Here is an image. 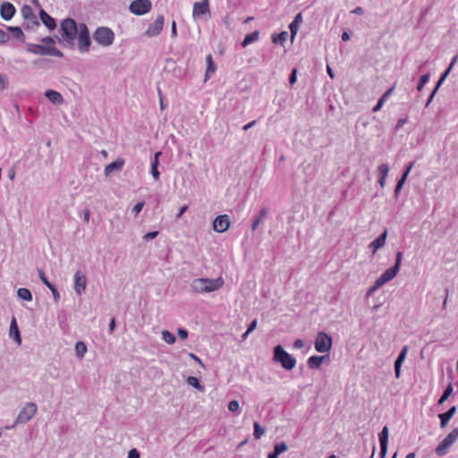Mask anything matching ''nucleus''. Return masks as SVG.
Segmentation results:
<instances>
[{"instance_id":"1","label":"nucleus","mask_w":458,"mask_h":458,"mask_svg":"<svg viewBox=\"0 0 458 458\" xmlns=\"http://www.w3.org/2000/svg\"><path fill=\"white\" fill-rule=\"evenodd\" d=\"M63 41L68 45H72L77 38L79 25L72 18H66L62 21L60 25Z\"/></svg>"},{"instance_id":"2","label":"nucleus","mask_w":458,"mask_h":458,"mask_svg":"<svg viewBox=\"0 0 458 458\" xmlns=\"http://www.w3.org/2000/svg\"><path fill=\"white\" fill-rule=\"evenodd\" d=\"M94 40L101 47H107L113 45L114 41V31L106 26L97 28L93 33Z\"/></svg>"},{"instance_id":"3","label":"nucleus","mask_w":458,"mask_h":458,"mask_svg":"<svg viewBox=\"0 0 458 458\" xmlns=\"http://www.w3.org/2000/svg\"><path fill=\"white\" fill-rule=\"evenodd\" d=\"M274 360L279 362L286 370H291L295 367L296 360L290 355L281 345L274 348Z\"/></svg>"},{"instance_id":"4","label":"nucleus","mask_w":458,"mask_h":458,"mask_svg":"<svg viewBox=\"0 0 458 458\" xmlns=\"http://www.w3.org/2000/svg\"><path fill=\"white\" fill-rule=\"evenodd\" d=\"M458 439V431H450V433L438 444L435 449V453L438 457L446 455L453 445Z\"/></svg>"},{"instance_id":"5","label":"nucleus","mask_w":458,"mask_h":458,"mask_svg":"<svg viewBox=\"0 0 458 458\" xmlns=\"http://www.w3.org/2000/svg\"><path fill=\"white\" fill-rule=\"evenodd\" d=\"M38 406L35 403H27L20 411L15 420L14 425L13 427L25 424L26 422L30 420L36 414Z\"/></svg>"},{"instance_id":"6","label":"nucleus","mask_w":458,"mask_h":458,"mask_svg":"<svg viewBox=\"0 0 458 458\" xmlns=\"http://www.w3.org/2000/svg\"><path fill=\"white\" fill-rule=\"evenodd\" d=\"M78 48L81 53H88L91 44L90 35L89 29L85 23L79 24V30L77 34Z\"/></svg>"},{"instance_id":"7","label":"nucleus","mask_w":458,"mask_h":458,"mask_svg":"<svg viewBox=\"0 0 458 458\" xmlns=\"http://www.w3.org/2000/svg\"><path fill=\"white\" fill-rule=\"evenodd\" d=\"M28 51L39 55H51L55 57H62L63 53L61 50L55 47L42 46L39 44H30L28 47Z\"/></svg>"},{"instance_id":"8","label":"nucleus","mask_w":458,"mask_h":458,"mask_svg":"<svg viewBox=\"0 0 458 458\" xmlns=\"http://www.w3.org/2000/svg\"><path fill=\"white\" fill-rule=\"evenodd\" d=\"M332 344V337L324 331H320L316 336L314 346L318 352H327L331 350Z\"/></svg>"},{"instance_id":"9","label":"nucleus","mask_w":458,"mask_h":458,"mask_svg":"<svg viewBox=\"0 0 458 458\" xmlns=\"http://www.w3.org/2000/svg\"><path fill=\"white\" fill-rule=\"evenodd\" d=\"M150 0H134L129 5V11L135 15H144L151 11Z\"/></svg>"},{"instance_id":"10","label":"nucleus","mask_w":458,"mask_h":458,"mask_svg":"<svg viewBox=\"0 0 458 458\" xmlns=\"http://www.w3.org/2000/svg\"><path fill=\"white\" fill-rule=\"evenodd\" d=\"M402 258H403V254L401 251H398L397 254H396V259H395V264L391 267L390 268L386 269L382 275L381 276L384 278V280L387 283L389 281H391L392 279H394L397 273L399 272L400 270V266H401V262H402Z\"/></svg>"},{"instance_id":"11","label":"nucleus","mask_w":458,"mask_h":458,"mask_svg":"<svg viewBox=\"0 0 458 458\" xmlns=\"http://www.w3.org/2000/svg\"><path fill=\"white\" fill-rule=\"evenodd\" d=\"M164 27V16L158 15L152 24H149L145 31V35L153 38L160 34Z\"/></svg>"},{"instance_id":"12","label":"nucleus","mask_w":458,"mask_h":458,"mask_svg":"<svg viewBox=\"0 0 458 458\" xmlns=\"http://www.w3.org/2000/svg\"><path fill=\"white\" fill-rule=\"evenodd\" d=\"M229 226L230 219L227 215L218 216L213 221V229L217 233H224L227 231Z\"/></svg>"},{"instance_id":"13","label":"nucleus","mask_w":458,"mask_h":458,"mask_svg":"<svg viewBox=\"0 0 458 458\" xmlns=\"http://www.w3.org/2000/svg\"><path fill=\"white\" fill-rule=\"evenodd\" d=\"M87 279L84 273L77 270L74 274V291L78 295H81L86 289Z\"/></svg>"},{"instance_id":"14","label":"nucleus","mask_w":458,"mask_h":458,"mask_svg":"<svg viewBox=\"0 0 458 458\" xmlns=\"http://www.w3.org/2000/svg\"><path fill=\"white\" fill-rule=\"evenodd\" d=\"M205 293H209L219 290L224 285V279L217 277L215 279L205 278Z\"/></svg>"},{"instance_id":"15","label":"nucleus","mask_w":458,"mask_h":458,"mask_svg":"<svg viewBox=\"0 0 458 458\" xmlns=\"http://www.w3.org/2000/svg\"><path fill=\"white\" fill-rule=\"evenodd\" d=\"M38 274L43 284H45L51 291L55 302H58L60 300V293L57 288L48 281L42 269H38Z\"/></svg>"},{"instance_id":"16","label":"nucleus","mask_w":458,"mask_h":458,"mask_svg":"<svg viewBox=\"0 0 458 458\" xmlns=\"http://www.w3.org/2000/svg\"><path fill=\"white\" fill-rule=\"evenodd\" d=\"M16 9L14 5L9 2L2 3L0 6V15L4 21H10L15 14Z\"/></svg>"},{"instance_id":"17","label":"nucleus","mask_w":458,"mask_h":458,"mask_svg":"<svg viewBox=\"0 0 458 458\" xmlns=\"http://www.w3.org/2000/svg\"><path fill=\"white\" fill-rule=\"evenodd\" d=\"M209 13L208 1L201 0L199 2H196L193 4L192 15L193 17H199L201 15L207 14Z\"/></svg>"},{"instance_id":"18","label":"nucleus","mask_w":458,"mask_h":458,"mask_svg":"<svg viewBox=\"0 0 458 458\" xmlns=\"http://www.w3.org/2000/svg\"><path fill=\"white\" fill-rule=\"evenodd\" d=\"M408 346L407 345H404L401 352H399L398 354V357L397 359L395 360L394 361V374H395V377L397 378L400 377V375H401V368H402V365L406 358V355H407V352H408Z\"/></svg>"},{"instance_id":"19","label":"nucleus","mask_w":458,"mask_h":458,"mask_svg":"<svg viewBox=\"0 0 458 458\" xmlns=\"http://www.w3.org/2000/svg\"><path fill=\"white\" fill-rule=\"evenodd\" d=\"M39 18L42 23L49 30H53L56 28L55 20L50 16L45 10L41 9L39 11Z\"/></svg>"},{"instance_id":"20","label":"nucleus","mask_w":458,"mask_h":458,"mask_svg":"<svg viewBox=\"0 0 458 458\" xmlns=\"http://www.w3.org/2000/svg\"><path fill=\"white\" fill-rule=\"evenodd\" d=\"M387 235V231L385 230L380 235H378L374 241H372L369 248L372 250L373 254L376 253L377 250L382 248L386 243V239Z\"/></svg>"},{"instance_id":"21","label":"nucleus","mask_w":458,"mask_h":458,"mask_svg":"<svg viewBox=\"0 0 458 458\" xmlns=\"http://www.w3.org/2000/svg\"><path fill=\"white\" fill-rule=\"evenodd\" d=\"M124 165L123 158H117L115 161L106 165L104 173L106 176H109L114 171H119Z\"/></svg>"},{"instance_id":"22","label":"nucleus","mask_w":458,"mask_h":458,"mask_svg":"<svg viewBox=\"0 0 458 458\" xmlns=\"http://www.w3.org/2000/svg\"><path fill=\"white\" fill-rule=\"evenodd\" d=\"M378 438L380 443V457L385 458L387 452L388 431H381Z\"/></svg>"},{"instance_id":"23","label":"nucleus","mask_w":458,"mask_h":458,"mask_svg":"<svg viewBox=\"0 0 458 458\" xmlns=\"http://www.w3.org/2000/svg\"><path fill=\"white\" fill-rule=\"evenodd\" d=\"M45 97L55 105H60L64 102L63 96L59 92L53 89H47L45 92Z\"/></svg>"},{"instance_id":"24","label":"nucleus","mask_w":458,"mask_h":458,"mask_svg":"<svg viewBox=\"0 0 458 458\" xmlns=\"http://www.w3.org/2000/svg\"><path fill=\"white\" fill-rule=\"evenodd\" d=\"M301 22H302V15L301 13H299L298 14H296V16L294 17V19L289 25L292 40L294 38V37L298 33L299 27Z\"/></svg>"},{"instance_id":"25","label":"nucleus","mask_w":458,"mask_h":458,"mask_svg":"<svg viewBox=\"0 0 458 458\" xmlns=\"http://www.w3.org/2000/svg\"><path fill=\"white\" fill-rule=\"evenodd\" d=\"M205 278H197L191 283V288L194 293H205Z\"/></svg>"},{"instance_id":"26","label":"nucleus","mask_w":458,"mask_h":458,"mask_svg":"<svg viewBox=\"0 0 458 458\" xmlns=\"http://www.w3.org/2000/svg\"><path fill=\"white\" fill-rule=\"evenodd\" d=\"M287 445L284 442H280L275 445L274 451L268 454L267 458H277L281 454L287 450Z\"/></svg>"},{"instance_id":"27","label":"nucleus","mask_w":458,"mask_h":458,"mask_svg":"<svg viewBox=\"0 0 458 458\" xmlns=\"http://www.w3.org/2000/svg\"><path fill=\"white\" fill-rule=\"evenodd\" d=\"M455 411L456 407L453 406L447 411L439 414L441 428H445L446 426L447 422L450 420Z\"/></svg>"},{"instance_id":"28","label":"nucleus","mask_w":458,"mask_h":458,"mask_svg":"<svg viewBox=\"0 0 458 458\" xmlns=\"http://www.w3.org/2000/svg\"><path fill=\"white\" fill-rule=\"evenodd\" d=\"M10 336L13 337L19 344L21 343L20 330L18 328L15 318H13L11 322Z\"/></svg>"},{"instance_id":"29","label":"nucleus","mask_w":458,"mask_h":458,"mask_svg":"<svg viewBox=\"0 0 458 458\" xmlns=\"http://www.w3.org/2000/svg\"><path fill=\"white\" fill-rule=\"evenodd\" d=\"M324 358V356L312 355L308 359L307 364L310 369H318L321 366Z\"/></svg>"},{"instance_id":"30","label":"nucleus","mask_w":458,"mask_h":458,"mask_svg":"<svg viewBox=\"0 0 458 458\" xmlns=\"http://www.w3.org/2000/svg\"><path fill=\"white\" fill-rule=\"evenodd\" d=\"M457 60H458V55H456L455 56L453 57V59L451 60V63H450L449 66L447 67V69L441 74V76H440V78H439V80H438V81L437 83V86H436V87H437V89L445 81V80L446 79V77L450 73L451 70L453 69V66L457 62Z\"/></svg>"},{"instance_id":"31","label":"nucleus","mask_w":458,"mask_h":458,"mask_svg":"<svg viewBox=\"0 0 458 458\" xmlns=\"http://www.w3.org/2000/svg\"><path fill=\"white\" fill-rule=\"evenodd\" d=\"M267 213H268V209L266 207H263L259 210V215L255 217V219L252 222V225H251L252 231H255L259 227L260 222L267 215Z\"/></svg>"},{"instance_id":"32","label":"nucleus","mask_w":458,"mask_h":458,"mask_svg":"<svg viewBox=\"0 0 458 458\" xmlns=\"http://www.w3.org/2000/svg\"><path fill=\"white\" fill-rule=\"evenodd\" d=\"M259 32L255 30L250 34H247L242 42V47H246L247 46L256 42L259 39Z\"/></svg>"},{"instance_id":"33","label":"nucleus","mask_w":458,"mask_h":458,"mask_svg":"<svg viewBox=\"0 0 458 458\" xmlns=\"http://www.w3.org/2000/svg\"><path fill=\"white\" fill-rule=\"evenodd\" d=\"M39 25H40V23L37 20L36 16H34L33 18L24 20V22L22 23V27L25 30H35L37 28H38Z\"/></svg>"},{"instance_id":"34","label":"nucleus","mask_w":458,"mask_h":458,"mask_svg":"<svg viewBox=\"0 0 458 458\" xmlns=\"http://www.w3.org/2000/svg\"><path fill=\"white\" fill-rule=\"evenodd\" d=\"M87 352V345L85 343L79 341L75 344V354L79 359H82Z\"/></svg>"},{"instance_id":"35","label":"nucleus","mask_w":458,"mask_h":458,"mask_svg":"<svg viewBox=\"0 0 458 458\" xmlns=\"http://www.w3.org/2000/svg\"><path fill=\"white\" fill-rule=\"evenodd\" d=\"M206 61H207L206 78H208V77H210V75H212L215 72L216 64L213 62L211 54L207 55Z\"/></svg>"},{"instance_id":"36","label":"nucleus","mask_w":458,"mask_h":458,"mask_svg":"<svg viewBox=\"0 0 458 458\" xmlns=\"http://www.w3.org/2000/svg\"><path fill=\"white\" fill-rule=\"evenodd\" d=\"M17 295L23 301H30L32 300V294L28 288H19Z\"/></svg>"},{"instance_id":"37","label":"nucleus","mask_w":458,"mask_h":458,"mask_svg":"<svg viewBox=\"0 0 458 458\" xmlns=\"http://www.w3.org/2000/svg\"><path fill=\"white\" fill-rule=\"evenodd\" d=\"M288 37V33L286 31H282L278 34L272 35V41L275 44L283 45Z\"/></svg>"},{"instance_id":"38","label":"nucleus","mask_w":458,"mask_h":458,"mask_svg":"<svg viewBox=\"0 0 458 458\" xmlns=\"http://www.w3.org/2000/svg\"><path fill=\"white\" fill-rule=\"evenodd\" d=\"M186 382L188 385L193 386L200 392L204 391V386L200 384L199 380L196 377H188Z\"/></svg>"},{"instance_id":"39","label":"nucleus","mask_w":458,"mask_h":458,"mask_svg":"<svg viewBox=\"0 0 458 458\" xmlns=\"http://www.w3.org/2000/svg\"><path fill=\"white\" fill-rule=\"evenodd\" d=\"M7 30L10 31L13 35L14 38L23 40L24 34H23L21 28L17 27V26H8Z\"/></svg>"},{"instance_id":"40","label":"nucleus","mask_w":458,"mask_h":458,"mask_svg":"<svg viewBox=\"0 0 458 458\" xmlns=\"http://www.w3.org/2000/svg\"><path fill=\"white\" fill-rule=\"evenodd\" d=\"M21 14L24 20L33 18L35 16L31 6L25 4L21 8Z\"/></svg>"},{"instance_id":"41","label":"nucleus","mask_w":458,"mask_h":458,"mask_svg":"<svg viewBox=\"0 0 458 458\" xmlns=\"http://www.w3.org/2000/svg\"><path fill=\"white\" fill-rule=\"evenodd\" d=\"M162 339L168 344H173L175 343V335L174 334H172L170 331L168 330H163L162 331Z\"/></svg>"},{"instance_id":"42","label":"nucleus","mask_w":458,"mask_h":458,"mask_svg":"<svg viewBox=\"0 0 458 458\" xmlns=\"http://www.w3.org/2000/svg\"><path fill=\"white\" fill-rule=\"evenodd\" d=\"M158 165H159V161H151V170H150V173H151V175L152 177L156 180V181H158L159 178H160V173L158 171Z\"/></svg>"},{"instance_id":"43","label":"nucleus","mask_w":458,"mask_h":458,"mask_svg":"<svg viewBox=\"0 0 458 458\" xmlns=\"http://www.w3.org/2000/svg\"><path fill=\"white\" fill-rule=\"evenodd\" d=\"M453 393V386L451 384H449L445 389L444 390V393L442 394V396L440 397L439 401H438V403H443L445 401H446L448 399V397L452 394Z\"/></svg>"},{"instance_id":"44","label":"nucleus","mask_w":458,"mask_h":458,"mask_svg":"<svg viewBox=\"0 0 458 458\" xmlns=\"http://www.w3.org/2000/svg\"><path fill=\"white\" fill-rule=\"evenodd\" d=\"M378 174L380 177L386 178L389 173V166L387 164H381L378 166Z\"/></svg>"},{"instance_id":"45","label":"nucleus","mask_w":458,"mask_h":458,"mask_svg":"<svg viewBox=\"0 0 458 458\" xmlns=\"http://www.w3.org/2000/svg\"><path fill=\"white\" fill-rule=\"evenodd\" d=\"M406 179H407L406 175H402L401 178L397 181V183H396L395 189H394V194L396 197L398 196L400 191L402 190Z\"/></svg>"},{"instance_id":"46","label":"nucleus","mask_w":458,"mask_h":458,"mask_svg":"<svg viewBox=\"0 0 458 458\" xmlns=\"http://www.w3.org/2000/svg\"><path fill=\"white\" fill-rule=\"evenodd\" d=\"M428 80H429V74H428V73L420 76L419 83L417 85V90L420 91L422 89V88L424 87V85L426 83H428Z\"/></svg>"},{"instance_id":"47","label":"nucleus","mask_w":458,"mask_h":458,"mask_svg":"<svg viewBox=\"0 0 458 458\" xmlns=\"http://www.w3.org/2000/svg\"><path fill=\"white\" fill-rule=\"evenodd\" d=\"M8 84V78L5 75L0 73V90L6 89Z\"/></svg>"},{"instance_id":"48","label":"nucleus","mask_w":458,"mask_h":458,"mask_svg":"<svg viewBox=\"0 0 458 458\" xmlns=\"http://www.w3.org/2000/svg\"><path fill=\"white\" fill-rule=\"evenodd\" d=\"M228 410L232 412H235L239 410V403L236 400H233L228 403Z\"/></svg>"},{"instance_id":"49","label":"nucleus","mask_w":458,"mask_h":458,"mask_svg":"<svg viewBox=\"0 0 458 458\" xmlns=\"http://www.w3.org/2000/svg\"><path fill=\"white\" fill-rule=\"evenodd\" d=\"M157 235H158V232H157V231H153V232H149V233H146V234L143 236V239H144L146 242H148V241H150V240L155 239Z\"/></svg>"},{"instance_id":"50","label":"nucleus","mask_w":458,"mask_h":458,"mask_svg":"<svg viewBox=\"0 0 458 458\" xmlns=\"http://www.w3.org/2000/svg\"><path fill=\"white\" fill-rule=\"evenodd\" d=\"M143 207H144V202H138L137 204L134 205L131 211L135 215H138L140 212H141Z\"/></svg>"},{"instance_id":"51","label":"nucleus","mask_w":458,"mask_h":458,"mask_svg":"<svg viewBox=\"0 0 458 458\" xmlns=\"http://www.w3.org/2000/svg\"><path fill=\"white\" fill-rule=\"evenodd\" d=\"M9 35L0 29V44H4L9 40Z\"/></svg>"},{"instance_id":"52","label":"nucleus","mask_w":458,"mask_h":458,"mask_svg":"<svg viewBox=\"0 0 458 458\" xmlns=\"http://www.w3.org/2000/svg\"><path fill=\"white\" fill-rule=\"evenodd\" d=\"M297 81V70L293 69L290 77H289V83L290 85H293Z\"/></svg>"},{"instance_id":"53","label":"nucleus","mask_w":458,"mask_h":458,"mask_svg":"<svg viewBox=\"0 0 458 458\" xmlns=\"http://www.w3.org/2000/svg\"><path fill=\"white\" fill-rule=\"evenodd\" d=\"M386 284L384 278L380 276L374 283V289L380 288L383 284Z\"/></svg>"},{"instance_id":"54","label":"nucleus","mask_w":458,"mask_h":458,"mask_svg":"<svg viewBox=\"0 0 458 458\" xmlns=\"http://www.w3.org/2000/svg\"><path fill=\"white\" fill-rule=\"evenodd\" d=\"M386 101H384V98H380L378 100H377V105L373 107L372 111L373 112H378L383 105L385 104Z\"/></svg>"},{"instance_id":"55","label":"nucleus","mask_w":458,"mask_h":458,"mask_svg":"<svg viewBox=\"0 0 458 458\" xmlns=\"http://www.w3.org/2000/svg\"><path fill=\"white\" fill-rule=\"evenodd\" d=\"M127 458H140V453L136 448H132L129 451Z\"/></svg>"},{"instance_id":"56","label":"nucleus","mask_w":458,"mask_h":458,"mask_svg":"<svg viewBox=\"0 0 458 458\" xmlns=\"http://www.w3.org/2000/svg\"><path fill=\"white\" fill-rule=\"evenodd\" d=\"M178 336L181 339H186L188 337V331L184 328H178Z\"/></svg>"},{"instance_id":"57","label":"nucleus","mask_w":458,"mask_h":458,"mask_svg":"<svg viewBox=\"0 0 458 458\" xmlns=\"http://www.w3.org/2000/svg\"><path fill=\"white\" fill-rule=\"evenodd\" d=\"M257 319H254L250 322L247 328V334H250L257 327Z\"/></svg>"},{"instance_id":"58","label":"nucleus","mask_w":458,"mask_h":458,"mask_svg":"<svg viewBox=\"0 0 458 458\" xmlns=\"http://www.w3.org/2000/svg\"><path fill=\"white\" fill-rule=\"evenodd\" d=\"M293 347L296 349H301V348L304 347V341L301 339L295 340L293 343Z\"/></svg>"},{"instance_id":"59","label":"nucleus","mask_w":458,"mask_h":458,"mask_svg":"<svg viewBox=\"0 0 458 458\" xmlns=\"http://www.w3.org/2000/svg\"><path fill=\"white\" fill-rule=\"evenodd\" d=\"M187 209H188V206L187 205H184V206L181 207L178 214L176 215V219L181 218L182 216L187 211Z\"/></svg>"},{"instance_id":"60","label":"nucleus","mask_w":458,"mask_h":458,"mask_svg":"<svg viewBox=\"0 0 458 458\" xmlns=\"http://www.w3.org/2000/svg\"><path fill=\"white\" fill-rule=\"evenodd\" d=\"M394 88L392 87L390 89H388L380 98H384V101H386V99L391 96V94L393 93Z\"/></svg>"},{"instance_id":"61","label":"nucleus","mask_w":458,"mask_h":458,"mask_svg":"<svg viewBox=\"0 0 458 458\" xmlns=\"http://www.w3.org/2000/svg\"><path fill=\"white\" fill-rule=\"evenodd\" d=\"M407 122V119L406 118H401L398 120L397 123H396V126H395V129L396 130H399L401 129Z\"/></svg>"},{"instance_id":"62","label":"nucleus","mask_w":458,"mask_h":458,"mask_svg":"<svg viewBox=\"0 0 458 458\" xmlns=\"http://www.w3.org/2000/svg\"><path fill=\"white\" fill-rule=\"evenodd\" d=\"M176 36H177L176 23L174 21H173L172 28H171V37L176 38Z\"/></svg>"},{"instance_id":"63","label":"nucleus","mask_w":458,"mask_h":458,"mask_svg":"<svg viewBox=\"0 0 458 458\" xmlns=\"http://www.w3.org/2000/svg\"><path fill=\"white\" fill-rule=\"evenodd\" d=\"M41 42L47 45H51L55 43V39L52 37H46L41 39Z\"/></svg>"},{"instance_id":"64","label":"nucleus","mask_w":458,"mask_h":458,"mask_svg":"<svg viewBox=\"0 0 458 458\" xmlns=\"http://www.w3.org/2000/svg\"><path fill=\"white\" fill-rule=\"evenodd\" d=\"M90 217V211L89 209L83 210V220L85 223H89Z\"/></svg>"}]
</instances>
